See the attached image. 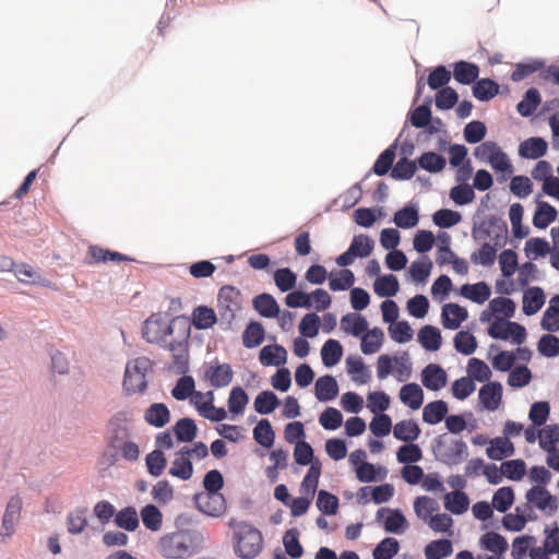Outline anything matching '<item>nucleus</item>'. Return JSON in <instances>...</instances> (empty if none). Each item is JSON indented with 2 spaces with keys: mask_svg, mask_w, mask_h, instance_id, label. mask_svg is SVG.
Wrapping results in <instances>:
<instances>
[{
  "mask_svg": "<svg viewBox=\"0 0 559 559\" xmlns=\"http://www.w3.org/2000/svg\"><path fill=\"white\" fill-rule=\"evenodd\" d=\"M229 526L234 532L235 551L239 557L252 559L262 550L261 532L247 522L231 520Z\"/></svg>",
  "mask_w": 559,
  "mask_h": 559,
  "instance_id": "f257e3e1",
  "label": "nucleus"
},
{
  "mask_svg": "<svg viewBox=\"0 0 559 559\" xmlns=\"http://www.w3.org/2000/svg\"><path fill=\"white\" fill-rule=\"evenodd\" d=\"M158 549L167 559H186L195 554L193 538L186 532L165 535L159 540Z\"/></svg>",
  "mask_w": 559,
  "mask_h": 559,
  "instance_id": "f03ea898",
  "label": "nucleus"
},
{
  "mask_svg": "<svg viewBox=\"0 0 559 559\" xmlns=\"http://www.w3.org/2000/svg\"><path fill=\"white\" fill-rule=\"evenodd\" d=\"M153 364L147 357H138L126 366L123 386L128 393L143 392L147 386L146 374L152 371Z\"/></svg>",
  "mask_w": 559,
  "mask_h": 559,
  "instance_id": "7ed1b4c3",
  "label": "nucleus"
},
{
  "mask_svg": "<svg viewBox=\"0 0 559 559\" xmlns=\"http://www.w3.org/2000/svg\"><path fill=\"white\" fill-rule=\"evenodd\" d=\"M174 332L166 314L152 313L142 325V336L150 344L162 345Z\"/></svg>",
  "mask_w": 559,
  "mask_h": 559,
  "instance_id": "20e7f679",
  "label": "nucleus"
},
{
  "mask_svg": "<svg viewBox=\"0 0 559 559\" xmlns=\"http://www.w3.org/2000/svg\"><path fill=\"white\" fill-rule=\"evenodd\" d=\"M474 155L479 160L488 162L496 171L512 173V164L508 155L496 142H483L475 148Z\"/></svg>",
  "mask_w": 559,
  "mask_h": 559,
  "instance_id": "39448f33",
  "label": "nucleus"
},
{
  "mask_svg": "<svg viewBox=\"0 0 559 559\" xmlns=\"http://www.w3.org/2000/svg\"><path fill=\"white\" fill-rule=\"evenodd\" d=\"M217 309L221 318L230 323L241 309V294L234 286H223L217 296Z\"/></svg>",
  "mask_w": 559,
  "mask_h": 559,
  "instance_id": "423d86ee",
  "label": "nucleus"
},
{
  "mask_svg": "<svg viewBox=\"0 0 559 559\" xmlns=\"http://www.w3.org/2000/svg\"><path fill=\"white\" fill-rule=\"evenodd\" d=\"M233 378V368L227 362H219L218 359H214L203 366V379L214 389L229 385Z\"/></svg>",
  "mask_w": 559,
  "mask_h": 559,
  "instance_id": "0eeeda50",
  "label": "nucleus"
},
{
  "mask_svg": "<svg viewBox=\"0 0 559 559\" xmlns=\"http://www.w3.org/2000/svg\"><path fill=\"white\" fill-rule=\"evenodd\" d=\"M488 334L492 338L507 341L512 338L513 343L521 345L526 337V330L518 322H512L503 319L493 321L489 329Z\"/></svg>",
  "mask_w": 559,
  "mask_h": 559,
  "instance_id": "6e6552de",
  "label": "nucleus"
},
{
  "mask_svg": "<svg viewBox=\"0 0 559 559\" xmlns=\"http://www.w3.org/2000/svg\"><path fill=\"white\" fill-rule=\"evenodd\" d=\"M525 499L533 507L547 515L554 514L558 509V500L544 486H534L525 493Z\"/></svg>",
  "mask_w": 559,
  "mask_h": 559,
  "instance_id": "1a4fd4ad",
  "label": "nucleus"
},
{
  "mask_svg": "<svg viewBox=\"0 0 559 559\" xmlns=\"http://www.w3.org/2000/svg\"><path fill=\"white\" fill-rule=\"evenodd\" d=\"M195 503L201 512L210 516H221L226 511V501L221 492L199 493Z\"/></svg>",
  "mask_w": 559,
  "mask_h": 559,
  "instance_id": "9d476101",
  "label": "nucleus"
},
{
  "mask_svg": "<svg viewBox=\"0 0 559 559\" xmlns=\"http://www.w3.org/2000/svg\"><path fill=\"white\" fill-rule=\"evenodd\" d=\"M22 511V499L19 496H13L5 508L3 519H2V528L1 535L10 537L13 535L15 531V525L20 521Z\"/></svg>",
  "mask_w": 559,
  "mask_h": 559,
  "instance_id": "9b49d317",
  "label": "nucleus"
},
{
  "mask_svg": "<svg viewBox=\"0 0 559 559\" xmlns=\"http://www.w3.org/2000/svg\"><path fill=\"white\" fill-rule=\"evenodd\" d=\"M421 382L431 391H439L447 384L445 371L436 364H429L421 371Z\"/></svg>",
  "mask_w": 559,
  "mask_h": 559,
  "instance_id": "f8f14e48",
  "label": "nucleus"
},
{
  "mask_svg": "<svg viewBox=\"0 0 559 559\" xmlns=\"http://www.w3.org/2000/svg\"><path fill=\"white\" fill-rule=\"evenodd\" d=\"M173 477L189 480L193 475L192 461L188 457V450L180 449L175 453V459L168 472Z\"/></svg>",
  "mask_w": 559,
  "mask_h": 559,
  "instance_id": "ddd939ff",
  "label": "nucleus"
},
{
  "mask_svg": "<svg viewBox=\"0 0 559 559\" xmlns=\"http://www.w3.org/2000/svg\"><path fill=\"white\" fill-rule=\"evenodd\" d=\"M467 317V310L457 304H447L442 308L441 318L444 329L456 330Z\"/></svg>",
  "mask_w": 559,
  "mask_h": 559,
  "instance_id": "4468645a",
  "label": "nucleus"
},
{
  "mask_svg": "<svg viewBox=\"0 0 559 559\" xmlns=\"http://www.w3.org/2000/svg\"><path fill=\"white\" fill-rule=\"evenodd\" d=\"M478 397L486 409L496 411L501 403L502 385L499 382H489L480 388Z\"/></svg>",
  "mask_w": 559,
  "mask_h": 559,
  "instance_id": "2eb2a0df",
  "label": "nucleus"
},
{
  "mask_svg": "<svg viewBox=\"0 0 559 559\" xmlns=\"http://www.w3.org/2000/svg\"><path fill=\"white\" fill-rule=\"evenodd\" d=\"M548 144L542 138H528L519 147V154L523 158L537 159L547 153Z\"/></svg>",
  "mask_w": 559,
  "mask_h": 559,
  "instance_id": "dca6fc26",
  "label": "nucleus"
},
{
  "mask_svg": "<svg viewBox=\"0 0 559 559\" xmlns=\"http://www.w3.org/2000/svg\"><path fill=\"white\" fill-rule=\"evenodd\" d=\"M259 360L263 366H281L287 360V352L282 345H266L260 350Z\"/></svg>",
  "mask_w": 559,
  "mask_h": 559,
  "instance_id": "f3484780",
  "label": "nucleus"
},
{
  "mask_svg": "<svg viewBox=\"0 0 559 559\" xmlns=\"http://www.w3.org/2000/svg\"><path fill=\"white\" fill-rule=\"evenodd\" d=\"M144 420L156 428L166 426L170 420V412L164 403H153L144 413Z\"/></svg>",
  "mask_w": 559,
  "mask_h": 559,
  "instance_id": "a211bd4d",
  "label": "nucleus"
},
{
  "mask_svg": "<svg viewBox=\"0 0 559 559\" xmlns=\"http://www.w3.org/2000/svg\"><path fill=\"white\" fill-rule=\"evenodd\" d=\"M545 304V294L540 287H531L523 295V312L532 316L538 312Z\"/></svg>",
  "mask_w": 559,
  "mask_h": 559,
  "instance_id": "6ab92c4d",
  "label": "nucleus"
},
{
  "mask_svg": "<svg viewBox=\"0 0 559 559\" xmlns=\"http://www.w3.org/2000/svg\"><path fill=\"white\" fill-rule=\"evenodd\" d=\"M400 400L403 404L416 411L424 403V391L417 383H407L401 388Z\"/></svg>",
  "mask_w": 559,
  "mask_h": 559,
  "instance_id": "aec40b11",
  "label": "nucleus"
},
{
  "mask_svg": "<svg viewBox=\"0 0 559 559\" xmlns=\"http://www.w3.org/2000/svg\"><path fill=\"white\" fill-rule=\"evenodd\" d=\"M316 397L319 401L326 402L335 399L338 394V385L332 376L320 377L316 381Z\"/></svg>",
  "mask_w": 559,
  "mask_h": 559,
  "instance_id": "412c9836",
  "label": "nucleus"
},
{
  "mask_svg": "<svg viewBox=\"0 0 559 559\" xmlns=\"http://www.w3.org/2000/svg\"><path fill=\"white\" fill-rule=\"evenodd\" d=\"M448 411L449 407L444 401L430 402L423 409V420L429 425H436L445 418Z\"/></svg>",
  "mask_w": 559,
  "mask_h": 559,
  "instance_id": "4be33fe9",
  "label": "nucleus"
},
{
  "mask_svg": "<svg viewBox=\"0 0 559 559\" xmlns=\"http://www.w3.org/2000/svg\"><path fill=\"white\" fill-rule=\"evenodd\" d=\"M342 330L354 336H360L368 330L367 320L357 313H348L341 319Z\"/></svg>",
  "mask_w": 559,
  "mask_h": 559,
  "instance_id": "5701e85b",
  "label": "nucleus"
},
{
  "mask_svg": "<svg viewBox=\"0 0 559 559\" xmlns=\"http://www.w3.org/2000/svg\"><path fill=\"white\" fill-rule=\"evenodd\" d=\"M418 341L425 349L436 352L442 343L440 330L432 325H425L418 332Z\"/></svg>",
  "mask_w": 559,
  "mask_h": 559,
  "instance_id": "b1692460",
  "label": "nucleus"
},
{
  "mask_svg": "<svg viewBox=\"0 0 559 559\" xmlns=\"http://www.w3.org/2000/svg\"><path fill=\"white\" fill-rule=\"evenodd\" d=\"M478 74L479 68L474 63L459 61L454 64L453 76L461 84L468 85L473 83L478 78Z\"/></svg>",
  "mask_w": 559,
  "mask_h": 559,
  "instance_id": "393cba45",
  "label": "nucleus"
},
{
  "mask_svg": "<svg viewBox=\"0 0 559 559\" xmlns=\"http://www.w3.org/2000/svg\"><path fill=\"white\" fill-rule=\"evenodd\" d=\"M490 294V287L485 282L464 284L461 287V295L477 304H484L489 299Z\"/></svg>",
  "mask_w": 559,
  "mask_h": 559,
  "instance_id": "a878e982",
  "label": "nucleus"
},
{
  "mask_svg": "<svg viewBox=\"0 0 559 559\" xmlns=\"http://www.w3.org/2000/svg\"><path fill=\"white\" fill-rule=\"evenodd\" d=\"M486 453L489 459L500 461L503 457L513 455L514 445L508 438H495L490 441V447Z\"/></svg>",
  "mask_w": 559,
  "mask_h": 559,
  "instance_id": "bb28decb",
  "label": "nucleus"
},
{
  "mask_svg": "<svg viewBox=\"0 0 559 559\" xmlns=\"http://www.w3.org/2000/svg\"><path fill=\"white\" fill-rule=\"evenodd\" d=\"M373 289L379 297H393L399 293L400 284L395 275L388 274L374 281Z\"/></svg>",
  "mask_w": 559,
  "mask_h": 559,
  "instance_id": "cd10ccee",
  "label": "nucleus"
},
{
  "mask_svg": "<svg viewBox=\"0 0 559 559\" xmlns=\"http://www.w3.org/2000/svg\"><path fill=\"white\" fill-rule=\"evenodd\" d=\"M254 309L265 318H274L277 317L280 312V307L275 300V298L270 294H261L258 295L253 299Z\"/></svg>",
  "mask_w": 559,
  "mask_h": 559,
  "instance_id": "c85d7f7f",
  "label": "nucleus"
},
{
  "mask_svg": "<svg viewBox=\"0 0 559 559\" xmlns=\"http://www.w3.org/2000/svg\"><path fill=\"white\" fill-rule=\"evenodd\" d=\"M217 321L215 311L206 306H199L192 312V324L198 330L212 328Z\"/></svg>",
  "mask_w": 559,
  "mask_h": 559,
  "instance_id": "c756f323",
  "label": "nucleus"
},
{
  "mask_svg": "<svg viewBox=\"0 0 559 559\" xmlns=\"http://www.w3.org/2000/svg\"><path fill=\"white\" fill-rule=\"evenodd\" d=\"M557 218V210L547 202H538L533 217L535 227L544 229Z\"/></svg>",
  "mask_w": 559,
  "mask_h": 559,
  "instance_id": "7c9ffc66",
  "label": "nucleus"
},
{
  "mask_svg": "<svg viewBox=\"0 0 559 559\" xmlns=\"http://www.w3.org/2000/svg\"><path fill=\"white\" fill-rule=\"evenodd\" d=\"M420 435V428L414 420H402L395 424L393 436L405 442L415 441Z\"/></svg>",
  "mask_w": 559,
  "mask_h": 559,
  "instance_id": "2f4dec72",
  "label": "nucleus"
},
{
  "mask_svg": "<svg viewBox=\"0 0 559 559\" xmlns=\"http://www.w3.org/2000/svg\"><path fill=\"white\" fill-rule=\"evenodd\" d=\"M469 506L468 497L461 490L449 492L444 497V508L453 514L464 513Z\"/></svg>",
  "mask_w": 559,
  "mask_h": 559,
  "instance_id": "473e14b6",
  "label": "nucleus"
},
{
  "mask_svg": "<svg viewBox=\"0 0 559 559\" xmlns=\"http://www.w3.org/2000/svg\"><path fill=\"white\" fill-rule=\"evenodd\" d=\"M355 282L354 273L349 269L331 272L329 275V287L333 292L346 290Z\"/></svg>",
  "mask_w": 559,
  "mask_h": 559,
  "instance_id": "72a5a7b5",
  "label": "nucleus"
},
{
  "mask_svg": "<svg viewBox=\"0 0 559 559\" xmlns=\"http://www.w3.org/2000/svg\"><path fill=\"white\" fill-rule=\"evenodd\" d=\"M361 336V352L365 355L377 353L383 343V332L379 328L366 331Z\"/></svg>",
  "mask_w": 559,
  "mask_h": 559,
  "instance_id": "f704fd0d",
  "label": "nucleus"
},
{
  "mask_svg": "<svg viewBox=\"0 0 559 559\" xmlns=\"http://www.w3.org/2000/svg\"><path fill=\"white\" fill-rule=\"evenodd\" d=\"M115 524L129 532H133L139 527L138 512L133 507H126L118 511L115 515Z\"/></svg>",
  "mask_w": 559,
  "mask_h": 559,
  "instance_id": "c9c22d12",
  "label": "nucleus"
},
{
  "mask_svg": "<svg viewBox=\"0 0 559 559\" xmlns=\"http://www.w3.org/2000/svg\"><path fill=\"white\" fill-rule=\"evenodd\" d=\"M452 552L453 546L449 539L432 540L425 547V557L427 559H443Z\"/></svg>",
  "mask_w": 559,
  "mask_h": 559,
  "instance_id": "e433bc0d",
  "label": "nucleus"
},
{
  "mask_svg": "<svg viewBox=\"0 0 559 559\" xmlns=\"http://www.w3.org/2000/svg\"><path fill=\"white\" fill-rule=\"evenodd\" d=\"M343 355V348L338 341L328 340L321 348V357L324 366L332 367L336 365Z\"/></svg>",
  "mask_w": 559,
  "mask_h": 559,
  "instance_id": "4c0bfd02",
  "label": "nucleus"
},
{
  "mask_svg": "<svg viewBox=\"0 0 559 559\" xmlns=\"http://www.w3.org/2000/svg\"><path fill=\"white\" fill-rule=\"evenodd\" d=\"M347 371L352 374L353 381L365 384L369 382L371 374L360 357L348 358L346 361Z\"/></svg>",
  "mask_w": 559,
  "mask_h": 559,
  "instance_id": "58836bf2",
  "label": "nucleus"
},
{
  "mask_svg": "<svg viewBox=\"0 0 559 559\" xmlns=\"http://www.w3.org/2000/svg\"><path fill=\"white\" fill-rule=\"evenodd\" d=\"M254 440L264 448H271L274 443L275 433L267 419H261L253 429Z\"/></svg>",
  "mask_w": 559,
  "mask_h": 559,
  "instance_id": "ea45409f",
  "label": "nucleus"
},
{
  "mask_svg": "<svg viewBox=\"0 0 559 559\" xmlns=\"http://www.w3.org/2000/svg\"><path fill=\"white\" fill-rule=\"evenodd\" d=\"M418 212L413 206H404L403 209L395 212L393 217L394 224L403 229L415 227L418 224Z\"/></svg>",
  "mask_w": 559,
  "mask_h": 559,
  "instance_id": "a19ab883",
  "label": "nucleus"
},
{
  "mask_svg": "<svg viewBox=\"0 0 559 559\" xmlns=\"http://www.w3.org/2000/svg\"><path fill=\"white\" fill-rule=\"evenodd\" d=\"M174 432L180 442H191L197 436V425L191 418H181L174 426Z\"/></svg>",
  "mask_w": 559,
  "mask_h": 559,
  "instance_id": "79ce46f5",
  "label": "nucleus"
},
{
  "mask_svg": "<svg viewBox=\"0 0 559 559\" xmlns=\"http://www.w3.org/2000/svg\"><path fill=\"white\" fill-rule=\"evenodd\" d=\"M264 329L259 322H250L242 335L243 345L247 348L259 346L264 340Z\"/></svg>",
  "mask_w": 559,
  "mask_h": 559,
  "instance_id": "37998d69",
  "label": "nucleus"
},
{
  "mask_svg": "<svg viewBox=\"0 0 559 559\" xmlns=\"http://www.w3.org/2000/svg\"><path fill=\"white\" fill-rule=\"evenodd\" d=\"M396 155V144L390 145L377 158L373 164V171L378 176H384L391 169Z\"/></svg>",
  "mask_w": 559,
  "mask_h": 559,
  "instance_id": "c03bdc74",
  "label": "nucleus"
},
{
  "mask_svg": "<svg viewBox=\"0 0 559 559\" xmlns=\"http://www.w3.org/2000/svg\"><path fill=\"white\" fill-rule=\"evenodd\" d=\"M540 95L536 88L526 91L523 99L518 104L516 109L523 117L531 116L540 104Z\"/></svg>",
  "mask_w": 559,
  "mask_h": 559,
  "instance_id": "a18cd8bd",
  "label": "nucleus"
},
{
  "mask_svg": "<svg viewBox=\"0 0 559 559\" xmlns=\"http://www.w3.org/2000/svg\"><path fill=\"white\" fill-rule=\"evenodd\" d=\"M499 92V85L490 79H481L473 86V95L479 100H489Z\"/></svg>",
  "mask_w": 559,
  "mask_h": 559,
  "instance_id": "49530a36",
  "label": "nucleus"
},
{
  "mask_svg": "<svg viewBox=\"0 0 559 559\" xmlns=\"http://www.w3.org/2000/svg\"><path fill=\"white\" fill-rule=\"evenodd\" d=\"M445 158L435 152H426L418 158V165L420 168L429 173H439L445 167Z\"/></svg>",
  "mask_w": 559,
  "mask_h": 559,
  "instance_id": "de8ad7c7",
  "label": "nucleus"
},
{
  "mask_svg": "<svg viewBox=\"0 0 559 559\" xmlns=\"http://www.w3.org/2000/svg\"><path fill=\"white\" fill-rule=\"evenodd\" d=\"M539 447L546 452L554 451L559 442V426L548 425L538 432Z\"/></svg>",
  "mask_w": 559,
  "mask_h": 559,
  "instance_id": "09e8293b",
  "label": "nucleus"
},
{
  "mask_svg": "<svg viewBox=\"0 0 559 559\" xmlns=\"http://www.w3.org/2000/svg\"><path fill=\"white\" fill-rule=\"evenodd\" d=\"M400 550V544L395 538L382 539L373 549V559H392Z\"/></svg>",
  "mask_w": 559,
  "mask_h": 559,
  "instance_id": "8fccbe9b",
  "label": "nucleus"
},
{
  "mask_svg": "<svg viewBox=\"0 0 559 559\" xmlns=\"http://www.w3.org/2000/svg\"><path fill=\"white\" fill-rule=\"evenodd\" d=\"M145 463L147 467V472L154 476H160L167 465V460L160 450H153L145 457Z\"/></svg>",
  "mask_w": 559,
  "mask_h": 559,
  "instance_id": "3c124183",
  "label": "nucleus"
},
{
  "mask_svg": "<svg viewBox=\"0 0 559 559\" xmlns=\"http://www.w3.org/2000/svg\"><path fill=\"white\" fill-rule=\"evenodd\" d=\"M514 502V490L511 487H501L492 496V507L499 512H506Z\"/></svg>",
  "mask_w": 559,
  "mask_h": 559,
  "instance_id": "603ef678",
  "label": "nucleus"
},
{
  "mask_svg": "<svg viewBox=\"0 0 559 559\" xmlns=\"http://www.w3.org/2000/svg\"><path fill=\"white\" fill-rule=\"evenodd\" d=\"M248 402L249 397L245 390L241 386H235L229 393L228 409L231 414H241L245 411Z\"/></svg>",
  "mask_w": 559,
  "mask_h": 559,
  "instance_id": "864d4df0",
  "label": "nucleus"
},
{
  "mask_svg": "<svg viewBox=\"0 0 559 559\" xmlns=\"http://www.w3.org/2000/svg\"><path fill=\"white\" fill-rule=\"evenodd\" d=\"M480 543L484 548L495 554H503L508 549L506 538L495 532L484 534L480 538Z\"/></svg>",
  "mask_w": 559,
  "mask_h": 559,
  "instance_id": "5fc2aeb1",
  "label": "nucleus"
},
{
  "mask_svg": "<svg viewBox=\"0 0 559 559\" xmlns=\"http://www.w3.org/2000/svg\"><path fill=\"white\" fill-rule=\"evenodd\" d=\"M278 405V400L272 391H263L259 393L254 400V409L259 414H270Z\"/></svg>",
  "mask_w": 559,
  "mask_h": 559,
  "instance_id": "6e6d98bb",
  "label": "nucleus"
},
{
  "mask_svg": "<svg viewBox=\"0 0 559 559\" xmlns=\"http://www.w3.org/2000/svg\"><path fill=\"white\" fill-rule=\"evenodd\" d=\"M454 347L463 355H471L477 347L475 336L467 331H460L454 336Z\"/></svg>",
  "mask_w": 559,
  "mask_h": 559,
  "instance_id": "4d7b16f0",
  "label": "nucleus"
},
{
  "mask_svg": "<svg viewBox=\"0 0 559 559\" xmlns=\"http://www.w3.org/2000/svg\"><path fill=\"white\" fill-rule=\"evenodd\" d=\"M321 474L320 464H312L301 483V492L312 498L316 493Z\"/></svg>",
  "mask_w": 559,
  "mask_h": 559,
  "instance_id": "13d9d810",
  "label": "nucleus"
},
{
  "mask_svg": "<svg viewBox=\"0 0 559 559\" xmlns=\"http://www.w3.org/2000/svg\"><path fill=\"white\" fill-rule=\"evenodd\" d=\"M417 170V165L414 160H409L406 157L399 159L395 166L392 168L391 176L396 180L411 179Z\"/></svg>",
  "mask_w": 559,
  "mask_h": 559,
  "instance_id": "bf43d9fd",
  "label": "nucleus"
},
{
  "mask_svg": "<svg viewBox=\"0 0 559 559\" xmlns=\"http://www.w3.org/2000/svg\"><path fill=\"white\" fill-rule=\"evenodd\" d=\"M195 390V383L191 376L181 377L175 388L171 390V395L177 401H185L191 396Z\"/></svg>",
  "mask_w": 559,
  "mask_h": 559,
  "instance_id": "052dcab7",
  "label": "nucleus"
},
{
  "mask_svg": "<svg viewBox=\"0 0 559 559\" xmlns=\"http://www.w3.org/2000/svg\"><path fill=\"white\" fill-rule=\"evenodd\" d=\"M143 524L151 531H157L162 526V513L153 504L145 506L141 511Z\"/></svg>",
  "mask_w": 559,
  "mask_h": 559,
  "instance_id": "680f3d73",
  "label": "nucleus"
},
{
  "mask_svg": "<svg viewBox=\"0 0 559 559\" xmlns=\"http://www.w3.org/2000/svg\"><path fill=\"white\" fill-rule=\"evenodd\" d=\"M297 276L288 267L278 269L274 272V282L282 292H288L296 285Z\"/></svg>",
  "mask_w": 559,
  "mask_h": 559,
  "instance_id": "e2e57ef3",
  "label": "nucleus"
},
{
  "mask_svg": "<svg viewBox=\"0 0 559 559\" xmlns=\"http://www.w3.org/2000/svg\"><path fill=\"white\" fill-rule=\"evenodd\" d=\"M373 241L366 235L355 236L349 245V249L356 258H367L373 250Z\"/></svg>",
  "mask_w": 559,
  "mask_h": 559,
  "instance_id": "0e129e2a",
  "label": "nucleus"
},
{
  "mask_svg": "<svg viewBox=\"0 0 559 559\" xmlns=\"http://www.w3.org/2000/svg\"><path fill=\"white\" fill-rule=\"evenodd\" d=\"M396 457L400 463H416L421 460L423 452L418 444L409 442L400 447Z\"/></svg>",
  "mask_w": 559,
  "mask_h": 559,
  "instance_id": "69168bd1",
  "label": "nucleus"
},
{
  "mask_svg": "<svg viewBox=\"0 0 559 559\" xmlns=\"http://www.w3.org/2000/svg\"><path fill=\"white\" fill-rule=\"evenodd\" d=\"M496 254H497L496 247L488 242H485L478 251L474 252L471 255V260L475 264L490 266L493 264V262L496 260Z\"/></svg>",
  "mask_w": 559,
  "mask_h": 559,
  "instance_id": "338daca9",
  "label": "nucleus"
},
{
  "mask_svg": "<svg viewBox=\"0 0 559 559\" xmlns=\"http://www.w3.org/2000/svg\"><path fill=\"white\" fill-rule=\"evenodd\" d=\"M537 348L545 357H556L559 355V337L552 334H545L539 338Z\"/></svg>",
  "mask_w": 559,
  "mask_h": 559,
  "instance_id": "774afa93",
  "label": "nucleus"
}]
</instances>
